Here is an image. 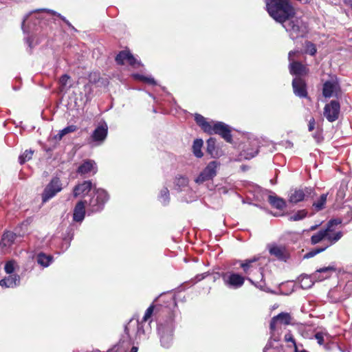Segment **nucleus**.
Here are the masks:
<instances>
[{"label":"nucleus","mask_w":352,"mask_h":352,"mask_svg":"<svg viewBox=\"0 0 352 352\" xmlns=\"http://www.w3.org/2000/svg\"><path fill=\"white\" fill-rule=\"evenodd\" d=\"M267 10L272 18L281 23L292 40L305 37L307 24L300 18H293L295 11L288 0H266Z\"/></svg>","instance_id":"nucleus-1"},{"label":"nucleus","mask_w":352,"mask_h":352,"mask_svg":"<svg viewBox=\"0 0 352 352\" xmlns=\"http://www.w3.org/2000/svg\"><path fill=\"white\" fill-rule=\"evenodd\" d=\"M44 12L51 13L53 15H57L64 22H65L67 25L71 26L70 23L63 16L56 12L55 11L48 9H38L31 11L25 16L21 23V28L23 33L28 35L25 38V41L30 49L34 47V45L32 36H30L29 34L34 31H37L38 30V27H41V24L44 20Z\"/></svg>","instance_id":"nucleus-2"},{"label":"nucleus","mask_w":352,"mask_h":352,"mask_svg":"<svg viewBox=\"0 0 352 352\" xmlns=\"http://www.w3.org/2000/svg\"><path fill=\"white\" fill-rule=\"evenodd\" d=\"M155 306L151 305L146 310L141 321L138 319L132 318L125 324V332L128 336L135 340H142L143 341L149 338L151 333V318L153 314Z\"/></svg>","instance_id":"nucleus-3"},{"label":"nucleus","mask_w":352,"mask_h":352,"mask_svg":"<svg viewBox=\"0 0 352 352\" xmlns=\"http://www.w3.org/2000/svg\"><path fill=\"white\" fill-rule=\"evenodd\" d=\"M240 265L243 272L246 275L252 276V278H247L252 285H255L262 291L267 293H273V292L265 285V282L263 280V270L257 263V258H254L251 259H246L245 261L241 262Z\"/></svg>","instance_id":"nucleus-4"},{"label":"nucleus","mask_w":352,"mask_h":352,"mask_svg":"<svg viewBox=\"0 0 352 352\" xmlns=\"http://www.w3.org/2000/svg\"><path fill=\"white\" fill-rule=\"evenodd\" d=\"M195 120L196 123L201 128V129L209 135L217 134L223 138L226 142H232V135L230 126L222 122H209L206 119L199 113H195Z\"/></svg>","instance_id":"nucleus-5"},{"label":"nucleus","mask_w":352,"mask_h":352,"mask_svg":"<svg viewBox=\"0 0 352 352\" xmlns=\"http://www.w3.org/2000/svg\"><path fill=\"white\" fill-rule=\"evenodd\" d=\"M157 335L163 348H170L174 340L175 320L173 314L157 323Z\"/></svg>","instance_id":"nucleus-6"},{"label":"nucleus","mask_w":352,"mask_h":352,"mask_svg":"<svg viewBox=\"0 0 352 352\" xmlns=\"http://www.w3.org/2000/svg\"><path fill=\"white\" fill-rule=\"evenodd\" d=\"M109 195L107 190L103 188H94L93 194L87 200V213L98 212L103 210L105 204L109 201Z\"/></svg>","instance_id":"nucleus-7"},{"label":"nucleus","mask_w":352,"mask_h":352,"mask_svg":"<svg viewBox=\"0 0 352 352\" xmlns=\"http://www.w3.org/2000/svg\"><path fill=\"white\" fill-rule=\"evenodd\" d=\"M220 163L217 161H211L207 166L195 177L194 182L197 185L212 180L217 174Z\"/></svg>","instance_id":"nucleus-8"},{"label":"nucleus","mask_w":352,"mask_h":352,"mask_svg":"<svg viewBox=\"0 0 352 352\" xmlns=\"http://www.w3.org/2000/svg\"><path fill=\"white\" fill-rule=\"evenodd\" d=\"M259 146V139L253 135H249L247 142L243 146L241 156L245 160L254 157L258 153Z\"/></svg>","instance_id":"nucleus-9"},{"label":"nucleus","mask_w":352,"mask_h":352,"mask_svg":"<svg viewBox=\"0 0 352 352\" xmlns=\"http://www.w3.org/2000/svg\"><path fill=\"white\" fill-rule=\"evenodd\" d=\"M62 189L63 187L60 179L57 177H53L45 186L42 193L43 203H46L50 199H52L57 193L60 192Z\"/></svg>","instance_id":"nucleus-10"},{"label":"nucleus","mask_w":352,"mask_h":352,"mask_svg":"<svg viewBox=\"0 0 352 352\" xmlns=\"http://www.w3.org/2000/svg\"><path fill=\"white\" fill-rule=\"evenodd\" d=\"M221 278L224 285L230 289H239L245 282V278L243 276L234 272L222 273Z\"/></svg>","instance_id":"nucleus-11"},{"label":"nucleus","mask_w":352,"mask_h":352,"mask_svg":"<svg viewBox=\"0 0 352 352\" xmlns=\"http://www.w3.org/2000/svg\"><path fill=\"white\" fill-rule=\"evenodd\" d=\"M342 223L340 219H333L329 221L324 229L319 230L311 237V243L316 245L326 239L327 232H333L337 226Z\"/></svg>","instance_id":"nucleus-12"},{"label":"nucleus","mask_w":352,"mask_h":352,"mask_svg":"<svg viewBox=\"0 0 352 352\" xmlns=\"http://www.w3.org/2000/svg\"><path fill=\"white\" fill-rule=\"evenodd\" d=\"M316 195L314 188L311 187H305L301 189H294L290 191L289 201L292 204H297L305 199H313Z\"/></svg>","instance_id":"nucleus-13"},{"label":"nucleus","mask_w":352,"mask_h":352,"mask_svg":"<svg viewBox=\"0 0 352 352\" xmlns=\"http://www.w3.org/2000/svg\"><path fill=\"white\" fill-rule=\"evenodd\" d=\"M142 341L143 340L133 339L131 337L128 336L124 329V333L122 335L118 343L114 345L111 349L108 350L107 352H126L131 345L135 344H138Z\"/></svg>","instance_id":"nucleus-14"},{"label":"nucleus","mask_w":352,"mask_h":352,"mask_svg":"<svg viewBox=\"0 0 352 352\" xmlns=\"http://www.w3.org/2000/svg\"><path fill=\"white\" fill-rule=\"evenodd\" d=\"M340 112V104L337 100H331L327 104L324 108V116L330 122H333L339 118Z\"/></svg>","instance_id":"nucleus-15"},{"label":"nucleus","mask_w":352,"mask_h":352,"mask_svg":"<svg viewBox=\"0 0 352 352\" xmlns=\"http://www.w3.org/2000/svg\"><path fill=\"white\" fill-rule=\"evenodd\" d=\"M281 329L279 327L275 326L274 329H270V338L263 349V352H280L277 346H274V342H278L280 340Z\"/></svg>","instance_id":"nucleus-16"},{"label":"nucleus","mask_w":352,"mask_h":352,"mask_svg":"<svg viewBox=\"0 0 352 352\" xmlns=\"http://www.w3.org/2000/svg\"><path fill=\"white\" fill-rule=\"evenodd\" d=\"M108 133V126L105 122L98 125L93 131L91 140L94 142V146H99L103 143Z\"/></svg>","instance_id":"nucleus-17"},{"label":"nucleus","mask_w":352,"mask_h":352,"mask_svg":"<svg viewBox=\"0 0 352 352\" xmlns=\"http://www.w3.org/2000/svg\"><path fill=\"white\" fill-rule=\"evenodd\" d=\"M340 85L336 80H330L323 84L322 95L325 98L338 96L340 91Z\"/></svg>","instance_id":"nucleus-18"},{"label":"nucleus","mask_w":352,"mask_h":352,"mask_svg":"<svg viewBox=\"0 0 352 352\" xmlns=\"http://www.w3.org/2000/svg\"><path fill=\"white\" fill-rule=\"evenodd\" d=\"M292 87L294 94L299 98H307V91L306 83L300 77H296L292 81Z\"/></svg>","instance_id":"nucleus-19"},{"label":"nucleus","mask_w":352,"mask_h":352,"mask_svg":"<svg viewBox=\"0 0 352 352\" xmlns=\"http://www.w3.org/2000/svg\"><path fill=\"white\" fill-rule=\"evenodd\" d=\"M87 199L79 201L75 206L73 210V221L77 223H82L86 214Z\"/></svg>","instance_id":"nucleus-20"},{"label":"nucleus","mask_w":352,"mask_h":352,"mask_svg":"<svg viewBox=\"0 0 352 352\" xmlns=\"http://www.w3.org/2000/svg\"><path fill=\"white\" fill-rule=\"evenodd\" d=\"M98 170L96 162L92 160H87L80 164L77 170V173L80 175H85L88 173L96 174Z\"/></svg>","instance_id":"nucleus-21"},{"label":"nucleus","mask_w":352,"mask_h":352,"mask_svg":"<svg viewBox=\"0 0 352 352\" xmlns=\"http://www.w3.org/2000/svg\"><path fill=\"white\" fill-rule=\"evenodd\" d=\"M291 320L292 316L289 313L281 312L272 318L270 328L274 329L275 326L278 327V324H289L291 323Z\"/></svg>","instance_id":"nucleus-22"},{"label":"nucleus","mask_w":352,"mask_h":352,"mask_svg":"<svg viewBox=\"0 0 352 352\" xmlns=\"http://www.w3.org/2000/svg\"><path fill=\"white\" fill-rule=\"evenodd\" d=\"M21 283V278L18 274H8L0 280V286L5 288H14Z\"/></svg>","instance_id":"nucleus-23"},{"label":"nucleus","mask_w":352,"mask_h":352,"mask_svg":"<svg viewBox=\"0 0 352 352\" xmlns=\"http://www.w3.org/2000/svg\"><path fill=\"white\" fill-rule=\"evenodd\" d=\"M336 269L333 266L321 267L316 270L313 274V278H314L315 280L322 281L330 277L331 274L336 272Z\"/></svg>","instance_id":"nucleus-24"},{"label":"nucleus","mask_w":352,"mask_h":352,"mask_svg":"<svg viewBox=\"0 0 352 352\" xmlns=\"http://www.w3.org/2000/svg\"><path fill=\"white\" fill-rule=\"evenodd\" d=\"M173 190L179 194L182 191H184L189 185V179L184 175H177L173 182Z\"/></svg>","instance_id":"nucleus-25"},{"label":"nucleus","mask_w":352,"mask_h":352,"mask_svg":"<svg viewBox=\"0 0 352 352\" xmlns=\"http://www.w3.org/2000/svg\"><path fill=\"white\" fill-rule=\"evenodd\" d=\"M178 195L182 201L186 203L193 202L198 198L197 192L190 186L185 188L184 191L180 192Z\"/></svg>","instance_id":"nucleus-26"},{"label":"nucleus","mask_w":352,"mask_h":352,"mask_svg":"<svg viewBox=\"0 0 352 352\" xmlns=\"http://www.w3.org/2000/svg\"><path fill=\"white\" fill-rule=\"evenodd\" d=\"M178 195L182 201L186 203L193 202L198 198L197 192L190 186L185 188L184 191L180 192Z\"/></svg>","instance_id":"nucleus-27"},{"label":"nucleus","mask_w":352,"mask_h":352,"mask_svg":"<svg viewBox=\"0 0 352 352\" xmlns=\"http://www.w3.org/2000/svg\"><path fill=\"white\" fill-rule=\"evenodd\" d=\"M94 187L90 180L84 181L82 183L79 184L74 188L73 195L74 197H77L78 196L89 192Z\"/></svg>","instance_id":"nucleus-28"},{"label":"nucleus","mask_w":352,"mask_h":352,"mask_svg":"<svg viewBox=\"0 0 352 352\" xmlns=\"http://www.w3.org/2000/svg\"><path fill=\"white\" fill-rule=\"evenodd\" d=\"M289 67L290 74L296 76V77L305 75L307 73L306 67L298 61L291 62Z\"/></svg>","instance_id":"nucleus-29"},{"label":"nucleus","mask_w":352,"mask_h":352,"mask_svg":"<svg viewBox=\"0 0 352 352\" xmlns=\"http://www.w3.org/2000/svg\"><path fill=\"white\" fill-rule=\"evenodd\" d=\"M36 263L43 267H49L54 261V257L50 254L40 252L36 256Z\"/></svg>","instance_id":"nucleus-30"},{"label":"nucleus","mask_w":352,"mask_h":352,"mask_svg":"<svg viewBox=\"0 0 352 352\" xmlns=\"http://www.w3.org/2000/svg\"><path fill=\"white\" fill-rule=\"evenodd\" d=\"M16 234L12 232L7 231L2 236L1 245L5 248H10L16 239Z\"/></svg>","instance_id":"nucleus-31"},{"label":"nucleus","mask_w":352,"mask_h":352,"mask_svg":"<svg viewBox=\"0 0 352 352\" xmlns=\"http://www.w3.org/2000/svg\"><path fill=\"white\" fill-rule=\"evenodd\" d=\"M269 252L271 255L276 256L277 258L280 260H285V248L278 246L277 245H270L268 246Z\"/></svg>","instance_id":"nucleus-32"},{"label":"nucleus","mask_w":352,"mask_h":352,"mask_svg":"<svg viewBox=\"0 0 352 352\" xmlns=\"http://www.w3.org/2000/svg\"><path fill=\"white\" fill-rule=\"evenodd\" d=\"M268 201L274 208L279 210L284 208L286 206L284 199L276 195H269Z\"/></svg>","instance_id":"nucleus-33"},{"label":"nucleus","mask_w":352,"mask_h":352,"mask_svg":"<svg viewBox=\"0 0 352 352\" xmlns=\"http://www.w3.org/2000/svg\"><path fill=\"white\" fill-rule=\"evenodd\" d=\"M204 142L201 139H196L193 142L192 144V153L195 157L197 158H201L203 157L204 154L201 151V148L203 146Z\"/></svg>","instance_id":"nucleus-34"},{"label":"nucleus","mask_w":352,"mask_h":352,"mask_svg":"<svg viewBox=\"0 0 352 352\" xmlns=\"http://www.w3.org/2000/svg\"><path fill=\"white\" fill-rule=\"evenodd\" d=\"M159 201L164 206H167L170 202V193L167 187H163L158 196Z\"/></svg>","instance_id":"nucleus-35"},{"label":"nucleus","mask_w":352,"mask_h":352,"mask_svg":"<svg viewBox=\"0 0 352 352\" xmlns=\"http://www.w3.org/2000/svg\"><path fill=\"white\" fill-rule=\"evenodd\" d=\"M313 274L311 276L309 275H302L300 278V285L302 289H307L312 287L314 285Z\"/></svg>","instance_id":"nucleus-36"},{"label":"nucleus","mask_w":352,"mask_h":352,"mask_svg":"<svg viewBox=\"0 0 352 352\" xmlns=\"http://www.w3.org/2000/svg\"><path fill=\"white\" fill-rule=\"evenodd\" d=\"M327 199V194H322L320 195V198L315 202L313 203V207L315 210L318 212L322 210L326 204Z\"/></svg>","instance_id":"nucleus-37"},{"label":"nucleus","mask_w":352,"mask_h":352,"mask_svg":"<svg viewBox=\"0 0 352 352\" xmlns=\"http://www.w3.org/2000/svg\"><path fill=\"white\" fill-rule=\"evenodd\" d=\"M332 232H327L326 239L330 242V245H333L338 242L342 236L343 234L341 231L331 234Z\"/></svg>","instance_id":"nucleus-38"},{"label":"nucleus","mask_w":352,"mask_h":352,"mask_svg":"<svg viewBox=\"0 0 352 352\" xmlns=\"http://www.w3.org/2000/svg\"><path fill=\"white\" fill-rule=\"evenodd\" d=\"M215 143H216V140L213 138H210L206 142L207 153L212 157H214L217 154L216 149H215Z\"/></svg>","instance_id":"nucleus-39"},{"label":"nucleus","mask_w":352,"mask_h":352,"mask_svg":"<svg viewBox=\"0 0 352 352\" xmlns=\"http://www.w3.org/2000/svg\"><path fill=\"white\" fill-rule=\"evenodd\" d=\"M307 215V212L305 210H300L297 211L294 214L289 216V220L291 221H297L303 219Z\"/></svg>","instance_id":"nucleus-40"},{"label":"nucleus","mask_w":352,"mask_h":352,"mask_svg":"<svg viewBox=\"0 0 352 352\" xmlns=\"http://www.w3.org/2000/svg\"><path fill=\"white\" fill-rule=\"evenodd\" d=\"M130 52L127 51L120 52L116 57V61L118 65H124L126 63Z\"/></svg>","instance_id":"nucleus-41"},{"label":"nucleus","mask_w":352,"mask_h":352,"mask_svg":"<svg viewBox=\"0 0 352 352\" xmlns=\"http://www.w3.org/2000/svg\"><path fill=\"white\" fill-rule=\"evenodd\" d=\"M17 265L14 260H10L7 261L4 265V270L7 274H14V272Z\"/></svg>","instance_id":"nucleus-42"},{"label":"nucleus","mask_w":352,"mask_h":352,"mask_svg":"<svg viewBox=\"0 0 352 352\" xmlns=\"http://www.w3.org/2000/svg\"><path fill=\"white\" fill-rule=\"evenodd\" d=\"M328 247H329V245H326V246L322 247V248H314V249L309 251L308 252H307L304 255V258H312V257L315 256L316 254L324 252Z\"/></svg>","instance_id":"nucleus-43"},{"label":"nucleus","mask_w":352,"mask_h":352,"mask_svg":"<svg viewBox=\"0 0 352 352\" xmlns=\"http://www.w3.org/2000/svg\"><path fill=\"white\" fill-rule=\"evenodd\" d=\"M34 151L31 149L26 150L25 152L21 154L19 157V161L21 164H24L27 161H29L30 159H32Z\"/></svg>","instance_id":"nucleus-44"},{"label":"nucleus","mask_w":352,"mask_h":352,"mask_svg":"<svg viewBox=\"0 0 352 352\" xmlns=\"http://www.w3.org/2000/svg\"><path fill=\"white\" fill-rule=\"evenodd\" d=\"M305 52L311 56H314L317 52L316 45L311 41H307L305 43Z\"/></svg>","instance_id":"nucleus-45"},{"label":"nucleus","mask_w":352,"mask_h":352,"mask_svg":"<svg viewBox=\"0 0 352 352\" xmlns=\"http://www.w3.org/2000/svg\"><path fill=\"white\" fill-rule=\"evenodd\" d=\"M284 340L286 342H292V346L294 347V352H298V348L294 338L291 333H287L285 335Z\"/></svg>","instance_id":"nucleus-46"},{"label":"nucleus","mask_w":352,"mask_h":352,"mask_svg":"<svg viewBox=\"0 0 352 352\" xmlns=\"http://www.w3.org/2000/svg\"><path fill=\"white\" fill-rule=\"evenodd\" d=\"M126 63L135 68H138L141 65L140 62L131 53L129 54Z\"/></svg>","instance_id":"nucleus-47"},{"label":"nucleus","mask_w":352,"mask_h":352,"mask_svg":"<svg viewBox=\"0 0 352 352\" xmlns=\"http://www.w3.org/2000/svg\"><path fill=\"white\" fill-rule=\"evenodd\" d=\"M324 336H327V333H324L323 332H317L316 334H315V338L317 340V342L320 344V345H322L324 344Z\"/></svg>","instance_id":"nucleus-48"},{"label":"nucleus","mask_w":352,"mask_h":352,"mask_svg":"<svg viewBox=\"0 0 352 352\" xmlns=\"http://www.w3.org/2000/svg\"><path fill=\"white\" fill-rule=\"evenodd\" d=\"M69 79V76H68L67 74H64L60 78L59 82L63 87H66L67 85V81Z\"/></svg>","instance_id":"nucleus-49"},{"label":"nucleus","mask_w":352,"mask_h":352,"mask_svg":"<svg viewBox=\"0 0 352 352\" xmlns=\"http://www.w3.org/2000/svg\"><path fill=\"white\" fill-rule=\"evenodd\" d=\"M77 129L76 126L75 125H69L63 129V132L65 133V134L74 132Z\"/></svg>","instance_id":"nucleus-50"},{"label":"nucleus","mask_w":352,"mask_h":352,"mask_svg":"<svg viewBox=\"0 0 352 352\" xmlns=\"http://www.w3.org/2000/svg\"><path fill=\"white\" fill-rule=\"evenodd\" d=\"M144 82L150 85H156L155 79L151 76H145Z\"/></svg>","instance_id":"nucleus-51"},{"label":"nucleus","mask_w":352,"mask_h":352,"mask_svg":"<svg viewBox=\"0 0 352 352\" xmlns=\"http://www.w3.org/2000/svg\"><path fill=\"white\" fill-rule=\"evenodd\" d=\"M315 119L314 118H311L309 121L308 129L309 131H312L315 128Z\"/></svg>","instance_id":"nucleus-52"},{"label":"nucleus","mask_w":352,"mask_h":352,"mask_svg":"<svg viewBox=\"0 0 352 352\" xmlns=\"http://www.w3.org/2000/svg\"><path fill=\"white\" fill-rule=\"evenodd\" d=\"M133 76L135 79L140 80V81H143V82L145 78V76H143V75H141L139 74H133Z\"/></svg>","instance_id":"nucleus-53"},{"label":"nucleus","mask_w":352,"mask_h":352,"mask_svg":"<svg viewBox=\"0 0 352 352\" xmlns=\"http://www.w3.org/2000/svg\"><path fill=\"white\" fill-rule=\"evenodd\" d=\"M298 53V50H294V51H290L289 52V54H288V59L291 62L294 61L293 60V56L295 55L296 54Z\"/></svg>","instance_id":"nucleus-54"},{"label":"nucleus","mask_w":352,"mask_h":352,"mask_svg":"<svg viewBox=\"0 0 352 352\" xmlns=\"http://www.w3.org/2000/svg\"><path fill=\"white\" fill-rule=\"evenodd\" d=\"M206 276H207V274H206V273L198 274L196 276V279L197 281H200V280H203Z\"/></svg>","instance_id":"nucleus-55"},{"label":"nucleus","mask_w":352,"mask_h":352,"mask_svg":"<svg viewBox=\"0 0 352 352\" xmlns=\"http://www.w3.org/2000/svg\"><path fill=\"white\" fill-rule=\"evenodd\" d=\"M65 133L63 132V129L59 131L58 133V138L60 140L64 135H65Z\"/></svg>","instance_id":"nucleus-56"},{"label":"nucleus","mask_w":352,"mask_h":352,"mask_svg":"<svg viewBox=\"0 0 352 352\" xmlns=\"http://www.w3.org/2000/svg\"><path fill=\"white\" fill-rule=\"evenodd\" d=\"M219 192H220V193H224V194H225V193H227V192H228V190L226 189V188H225V187L220 188L219 189Z\"/></svg>","instance_id":"nucleus-57"},{"label":"nucleus","mask_w":352,"mask_h":352,"mask_svg":"<svg viewBox=\"0 0 352 352\" xmlns=\"http://www.w3.org/2000/svg\"><path fill=\"white\" fill-rule=\"evenodd\" d=\"M138 346H134V345H133V346H132V348H131V349L130 352H138Z\"/></svg>","instance_id":"nucleus-58"},{"label":"nucleus","mask_w":352,"mask_h":352,"mask_svg":"<svg viewBox=\"0 0 352 352\" xmlns=\"http://www.w3.org/2000/svg\"><path fill=\"white\" fill-rule=\"evenodd\" d=\"M319 225L316 224L310 227L309 230L313 231L317 229Z\"/></svg>","instance_id":"nucleus-59"},{"label":"nucleus","mask_w":352,"mask_h":352,"mask_svg":"<svg viewBox=\"0 0 352 352\" xmlns=\"http://www.w3.org/2000/svg\"><path fill=\"white\" fill-rule=\"evenodd\" d=\"M314 138H315L316 139L318 140V139H319V135H314Z\"/></svg>","instance_id":"nucleus-60"},{"label":"nucleus","mask_w":352,"mask_h":352,"mask_svg":"<svg viewBox=\"0 0 352 352\" xmlns=\"http://www.w3.org/2000/svg\"><path fill=\"white\" fill-rule=\"evenodd\" d=\"M298 352H308V351H307L306 350H302V351H298Z\"/></svg>","instance_id":"nucleus-61"},{"label":"nucleus","mask_w":352,"mask_h":352,"mask_svg":"<svg viewBox=\"0 0 352 352\" xmlns=\"http://www.w3.org/2000/svg\"><path fill=\"white\" fill-rule=\"evenodd\" d=\"M270 182H271L272 184L274 183V181H273L272 179H270Z\"/></svg>","instance_id":"nucleus-62"},{"label":"nucleus","mask_w":352,"mask_h":352,"mask_svg":"<svg viewBox=\"0 0 352 352\" xmlns=\"http://www.w3.org/2000/svg\"><path fill=\"white\" fill-rule=\"evenodd\" d=\"M270 182H271L272 184L274 183V181H273L272 179H270Z\"/></svg>","instance_id":"nucleus-63"},{"label":"nucleus","mask_w":352,"mask_h":352,"mask_svg":"<svg viewBox=\"0 0 352 352\" xmlns=\"http://www.w3.org/2000/svg\"><path fill=\"white\" fill-rule=\"evenodd\" d=\"M351 8H352V3H351Z\"/></svg>","instance_id":"nucleus-64"}]
</instances>
